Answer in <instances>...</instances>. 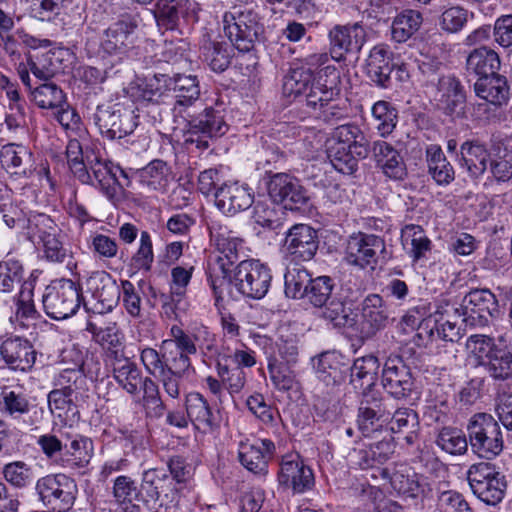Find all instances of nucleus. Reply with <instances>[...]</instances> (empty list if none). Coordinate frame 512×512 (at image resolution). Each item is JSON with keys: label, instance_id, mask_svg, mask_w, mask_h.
<instances>
[{"label": "nucleus", "instance_id": "nucleus-1", "mask_svg": "<svg viewBox=\"0 0 512 512\" xmlns=\"http://www.w3.org/2000/svg\"><path fill=\"white\" fill-rule=\"evenodd\" d=\"M335 144L329 149L333 167L342 174L351 175L358 168L357 158H366L370 151L368 140L359 126L344 124L335 128Z\"/></svg>", "mask_w": 512, "mask_h": 512}, {"label": "nucleus", "instance_id": "nucleus-2", "mask_svg": "<svg viewBox=\"0 0 512 512\" xmlns=\"http://www.w3.org/2000/svg\"><path fill=\"white\" fill-rule=\"evenodd\" d=\"M223 30L235 49L249 52L263 33L258 14L244 6H234L222 18Z\"/></svg>", "mask_w": 512, "mask_h": 512}, {"label": "nucleus", "instance_id": "nucleus-3", "mask_svg": "<svg viewBox=\"0 0 512 512\" xmlns=\"http://www.w3.org/2000/svg\"><path fill=\"white\" fill-rule=\"evenodd\" d=\"M467 432L471 450L479 457L491 460L503 451L502 430L491 414H474L469 419Z\"/></svg>", "mask_w": 512, "mask_h": 512}, {"label": "nucleus", "instance_id": "nucleus-4", "mask_svg": "<svg viewBox=\"0 0 512 512\" xmlns=\"http://www.w3.org/2000/svg\"><path fill=\"white\" fill-rule=\"evenodd\" d=\"M467 480L473 494L487 505L496 506L505 496L507 480L494 463L472 464L467 471Z\"/></svg>", "mask_w": 512, "mask_h": 512}, {"label": "nucleus", "instance_id": "nucleus-5", "mask_svg": "<svg viewBox=\"0 0 512 512\" xmlns=\"http://www.w3.org/2000/svg\"><path fill=\"white\" fill-rule=\"evenodd\" d=\"M38 500L57 512L69 511L75 503L78 488L76 481L64 473L48 474L35 485Z\"/></svg>", "mask_w": 512, "mask_h": 512}, {"label": "nucleus", "instance_id": "nucleus-6", "mask_svg": "<svg viewBox=\"0 0 512 512\" xmlns=\"http://www.w3.org/2000/svg\"><path fill=\"white\" fill-rule=\"evenodd\" d=\"M272 280L270 268L259 260H243L235 268L232 284L244 297L262 299L269 291Z\"/></svg>", "mask_w": 512, "mask_h": 512}, {"label": "nucleus", "instance_id": "nucleus-7", "mask_svg": "<svg viewBox=\"0 0 512 512\" xmlns=\"http://www.w3.org/2000/svg\"><path fill=\"white\" fill-rule=\"evenodd\" d=\"M361 394L357 425L362 435L369 437L388 424L394 406L389 398L382 396L380 391H366Z\"/></svg>", "mask_w": 512, "mask_h": 512}, {"label": "nucleus", "instance_id": "nucleus-8", "mask_svg": "<svg viewBox=\"0 0 512 512\" xmlns=\"http://www.w3.org/2000/svg\"><path fill=\"white\" fill-rule=\"evenodd\" d=\"M463 322L470 327H485L501 311L496 296L489 289H472L458 307Z\"/></svg>", "mask_w": 512, "mask_h": 512}, {"label": "nucleus", "instance_id": "nucleus-9", "mask_svg": "<svg viewBox=\"0 0 512 512\" xmlns=\"http://www.w3.org/2000/svg\"><path fill=\"white\" fill-rule=\"evenodd\" d=\"M42 302L50 318L67 319L74 315L80 306V288L70 279H61L46 288Z\"/></svg>", "mask_w": 512, "mask_h": 512}, {"label": "nucleus", "instance_id": "nucleus-10", "mask_svg": "<svg viewBox=\"0 0 512 512\" xmlns=\"http://www.w3.org/2000/svg\"><path fill=\"white\" fill-rule=\"evenodd\" d=\"M227 130L228 125L222 111L208 107L189 121L188 129L184 134V143L205 150L209 147L211 139L223 136Z\"/></svg>", "mask_w": 512, "mask_h": 512}, {"label": "nucleus", "instance_id": "nucleus-11", "mask_svg": "<svg viewBox=\"0 0 512 512\" xmlns=\"http://www.w3.org/2000/svg\"><path fill=\"white\" fill-rule=\"evenodd\" d=\"M122 287L106 272H95L86 280V291L91 300L84 302L87 311L104 314L112 311L121 297Z\"/></svg>", "mask_w": 512, "mask_h": 512}, {"label": "nucleus", "instance_id": "nucleus-12", "mask_svg": "<svg viewBox=\"0 0 512 512\" xmlns=\"http://www.w3.org/2000/svg\"><path fill=\"white\" fill-rule=\"evenodd\" d=\"M380 258H386V244L382 237L362 232L349 236L345 251L348 264L373 268Z\"/></svg>", "mask_w": 512, "mask_h": 512}, {"label": "nucleus", "instance_id": "nucleus-13", "mask_svg": "<svg viewBox=\"0 0 512 512\" xmlns=\"http://www.w3.org/2000/svg\"><path fill=\"white\" fill-rule=\"evenodd\" d=\"M141 361L150 375L157 372L185 373L191 367L190 357L177 350L172 342L163 340L160 351L147 347L141 351Z\"/></svg>", "mask_w": 512, "mask_h": 512}, {"label": "nucleus", "instance_id": "nucleus-14", "mask_svg": "<svg viewBox=\"0 0 512 512\" xmlns=\"http://www.w3.org/2000/svg\"><path fill=\"white\" fill-rule=\"evenodd\" d=\"M94 122L100 133L110 139H121L132 134L137 127V116L133 111L113 106H98L94 114Z\"/></svg>", "mask_w": 512, "mask_h": 512}, {"label": "nucleus", "instance_id": "nucleus-15", "mask_svg": "<svg viewBox=\"0 0 512 512\" xmlns=\"http://www.w3.org/2000/svg\"><path fill=\"white\" fill-rule=\"evenodd\" d=\"M30 228L38 243L42 244L45 258L50 262L63 263L71 252L62 241V234L56 223L46 214H38L30 220Z\"/></svg>", "mask_w": 512, "mask_h": 512}, {"label": "nucleus", "instance_id": "nucleus-16", "mask_svg": "<svg viewBox=\"0 0 512 512\" xmlns=\"http://www.w3.org/2000/svg\"><path fill=\"white\" fill-rule=\"evenodd\" d=\"M366 29L359 23L335 25L328 32L329 51L332 59L344 61L348 54L359 53L366 42Z\"/></svg>", "mask_w": 512, "mask_h": 512}, {"label": "nucleus", "instance_id": "nucleus-17", "mask_svg": "<svg viewBox=\"0 0 512 512\" xmlns=\"http://www.w3.org/2000/svg\"><path fill=\"white\" fill-rule=\"evenodd\" d=\"M319 247L317 231L307 224H295L285 234L284 251L291 262L310 261Z\"/></svg>", "mask_w": 512, "mask_h": 512}, {"label": "nucleus", "instance_id": "nucleus-18", "mask_svg": "<svg viewBox=\"0 0 512 512\" xmlns=\"http://www.w3.org/2000/svg\"><path fill=\"white\" fill-rule=\"evenodd\" d=\"M137 20L125 15L112 23L103 33L101 48L109 55H125L135 47Z\"/></svg>", "mask_w": 512, "mask_h": 512}, {"label": "nucleus", "instance_id": "nucleus-19", "mask_svg": "<svg viewBox=\"0 0 512 512\" xmlns=\"http://www.w3.org/2000/svg\"><path fill=\"white\" fill-rule=\"evenodd\" d=\"M270 198L275 203L284 204L291 210L300 209L309 200V196L300 181L287 173H275L267 183Z\"/></svg>", "mask_w": 512, "mask_h": 512}, {"label": "nucleus", "instance_id": "nucleus-20", "mask_svg": "<svg viewBox=\"0 0 512 512\" xmlns=\"http://www.w3.org/2000/svg\"><path fill=\"white\" fill-rule=\"evenodd\" d=\"M410 367L399 355H390L382 371L383 388L394 398L402 399L410 395L413 388Z\"/></svg>", "mask_w": 512, "mask_h": 512}, {"label": "nucleus", "instance_id": "nucleus-21", "mask_svg": "<svg viewBox=\"0 0 512 512\" xmlns=\"http://www.w3.org/2000/svg\"><path fill=\"white\" fill-rule=\"evenodd\" d=\"M85 158L92 179L88 184L97 186L109 200H114L123 187L118 174L127 178L126 173L119 166L101 161L93 152Z\"/></svg>", "mask_w": 512, "mask_h": 512}, {"label": "nucleus", "instance_id": "nucleus-22", "mask_svg": "<svg viewBox=\"0 0 512 512\" xmlns=\"http://www.w3.org/2000/svg\"><path fill=\"white\" fill-rule=\"evenodd\" d=\"M278 481L294 493H303L313 487L314 474L299 455H286L280 464Z\"/></svg>", "mask_w": 512, "mask_h": 512}, {"label": "nucleus", "instance_id": "nucleus-23", "mask_svg": "<svg viewBox=\"0 0 512 512\" xmlns=\"http://www.w3.org/2000/svg\"><path fill=\"white\" fill-rule=\"evenodd\" d=\"M339 73L334 66H326L318 72L317 80H313L304 101L313 112H317L329 101L336 100L340 90L337 87Z\"/></svg>", "mask_w": 512, "mask_h": 512}, {"label": "nucleus", "instance_id": "nucleus-24", "mask_svg": "<svg viewBox=\"0 0 512 512\" xmlns=\"http://www.w3.org/2000/svg\"><path fill=\"white\" fill-rule=\"evenodd\" d=\"M383 479L387 480L392 489L399 495L408 498L428 497L431 487L422 475H418L406 468L392 470L383 468L380 472Z\"/></svg>", "mask_w": 512, "mask_h": 512}, {"label": "nucleus", "instance_id": "nucleus-25", "mask_svg": "<svg viewBox=\"0 0 512 512\" xmlns=\"http://www.w3.org/2000/svg\"><path fill=\"white\" fill-rule=\"evenodd\" d=\"M214 197L216 207L228 215L244 211L254 202L251 188L239 182L222 183L215 191Z\"/></svg>", "mask_w": 512, "mask_h": 512}, {"label": "nucleus", "instance_id": "nucleus-26", "mask_svg": "<svg viewBox=\"0 0 512 512\" xmlns=\"http://www.w3.org/2000/svg\"><path fill=\"white\" fill-rule=\"evenodd\" d=\"M275 453V443L270 439H262L259 444L241 443L238 458L248 471L265 476L268 473V463Z\"/></svg>", "mask_w": 512, "mask_h": 512}, {"label": "nucleus", "instance_id": "nucleus-27", "mask_svg": "<svg viewBox=\"0 0 512 512\" xmlns=\"http://www.w3.org/2000/svg\"><path fill=\"white\" fill-rule=\"evenodd\" d=\"M187 416L194 427L202 433H213L220 426L218 413H214L208 401L198 392H191L185 398Z\"/></svg>", "mask_w": 512, "mask_h": 512}, {"label": "nucleus", "instance_id": "nucleus-28", "mask_svg": "<svg viewBox=\"0 0 512 512\" xmlns=\"http://www.w3.org/2000/svg\"><path fill=\"white\" fill-rule=\"evenodd\" d=\"M361 337L369 339L388 322V312L383 298L378 294H369L362 303Z\"/></svg>", "mask_w": 512, "mask_h": 512}, {"label": "nucleus", "instance_id": "nucleus-29", "mask_svg": "<svg viewBox=\"0 0 512 512\" xmlns=\"http://www.w3.org/2000/svg\"><path fill=\"white\" fill-rule=\"evenodd\" d=\"M394 69L391 54L385 45L374 46L365 61L364 72L376 86L387 88Z\"/></svg>", "mask_w": 512, "mask_h": 512}, {"label": "nucleus", "instance_id": "nucleus-30", "mask_svg": "<svg viewBox=\"0 0 512 512\" xmlns=\"http://www.w3.org/2000/svg\"><path fill=\"white\" fill-rule=\"evenodd\" d=\"M0 163L7 173L17 178H29L35 170L32 153L14 143L2 147Z\"/></svg>", "mask_w": 512, "mask_h": 512}, {"label": "nucleus", "instance_id": "nucleus-31", "mask_svg": "<svg viewBox=\"0 0 512 512\" xmlns=\"http://www.w3.org/2000/svg\"><path fill=\"white\" fill-rule=\"evenodd\" d=\"M4 361L14 370L30 369L36 359V353L28 340L16 337L6 339L0 347Z\"/></svg>", "mask_w": 512, "mask_h": 512}, {"label": "nucleus", "instance_id": "nucleus-32", "mask_svg": "<svg viewBox=\"0 0 512 512\" xmlns=\"http://www.w3.org/2000/svg\"><path fill=\"white\" fill-rule=\"evenodd\" d=\"M490 153L486 145L477 139L467 140L460 146V166L472 178H479L487 171Z\"/></svg>", "mask_w": 512, "mask_h": 512}, {"label": "nucleus", "instance_id": "nucleus-33", "mask_svg": "<svg viewBox=\"0 0 512 512\" xmlns=\"http://www.w3.org/2000/svg\"><path fill=\"white\" fill-rule=\"evenodd\" d=\"M234 49L231 42L204 37L200 46V58L212 71L221 73L230 66Z\"/></svg>", "mask_w": 512, "mask_h": 512}, {"label": "nucleus", "instance_id": "nucleus-34", "mask_svg": "<svg viewBox=\"0 0 512 512\" xmlns=\"http://www.w3.org/2000/svg\"><path fill=\"white\" fill-rule=\"evenodd\" d=\"M194 267L185 268L182 266L174 267L171 270V291L170 295H162V309L168 317H178L176 310L179 309V303L185 296L187 286L189 285Z\"/></svg>", "mask_w": 512, "mask_h": 512}, {"label": "nucleus", "instance_id": "nucleus-35", "mask_svg": "<svg viewBox=\"0 0 512 512\" xmlns=\"http://www.w3.org/2000/svg\"><path fill=\"white\" fill-rule=\"evenodd\" d=\"M373 158L383 173L391 179L401 180L406 168L399 152L385 141H375L371 148Z\"/></svg>", "mask_w": 512, "mask_h": 512}, {"label": "nucleus", "instance_id": "nucleus-36", "mask_svg": "<svg viewBox=\"0 0 512 512\" xmlns=\"http://www.w3.org/2000/svg\"><path fill=\"white\" fill-rule=\"evenodd\" d=\"M379 360L374 355L357 358L350 368V383L361 392L375 391Z\"/></svg>", "mask_w": 512, "mask_h": 512}, {"label": "nucleus", "instance_id": "nucleus-37", "mask_svg": "<svg viewBox=\"0 0 512 512\" xmlns=\"http://www.w3.org/2000/svg\"><path fill=\"white\" fill-rule=\"evenodd\" d=\"M248 410L258 421L268 429H271L274 436H280L282 418L279 410L271 402L267 401L264 395L254 393L246 400Z\"/></svg>", "mask_w": 512, "mask_h": 512}, {"label": "nucleus", "instance_id": "nucleus-38", "mask_svg": "<svg viewBox=\"0 0 512 512\" xmlns=\"http://www.w3.org/2000/svg\"><path fill=\"white\" fill-rule=\"evenodd\" d=\"M65 453L59 457V465L67 470L85 468L93 455V443L91 439L76 436L69 445H65Z\"/></svg>", "mask_w": 512, "mask_h": 512}, {"label": "nucleus", "instance_id": "nucleus-39", "mask_svg": "<svg viewBox=\"0 0 512 512\" xmlns=\"http://www.w3.org/2000/svg\"><path fill=\"white\" fill-rule=\"evenodd\" d=\"M474 91L478 97L495 106L506 104L509 98L507 79L498 73L478 78L474 84Z\"/></svg>", "mask_w": 512, "mask_h": 512}, {"label": "nucleus", "instance_id": "nucleus-40", "mask_svg": "<svg viewBox=\"0 0 512 512\" xmlns=\"http://www.w3.org/2000/svg\"><path fill=\"white\" fill-rule=\"evenodd\" d=\"M500 68L499 55L492 49L480 47L474 49L466 59V71L478 78L495 75Z\"/></svg>", "mask_w": 512, "mask_h": 512}, {"label": "nucleus", "instance_id": "nucleus-41", "mask_svg": "<svg viewBox=\"0 0 512 512\" xmlns=\"http://www.w3.org/2000/svg\"><path fill=\"white\" fill-rule=\"evenodd\" d=\"M113 377L117 384L129 394H137L145 381L137 364L129 358H115Z\"/></svg>", "mask_w": 512, "mask_h": 512}, {"label": "nucleus", "instance_id": "nucleus-42", "mask_svg": "<svg viewBox=\"0 0 512 512\" xmlns=\"http://www.w3.org/2000/svg\"><path fill=\"white\" fill-rule=\"evenodd\" d=\"M489 171L497 182L512 179V136H505L497 144V153L489 161Z\"/></svg>", "mask_w": 512, "mask_h": 512}, {"label": "nucleus", "instance_id": "nucleus-43", "mask_svg": "<svg viewBox=\"0 0 512 512\" xmlns=\"http://www.w3.org/2000/svg\"><path fill=\"white\" fill-rule=\"evenodd\" d=\"M168 83L170 91L175 94V109L192 105L200 96L199 81L196 76L177 74L171 77Z\"/></svg>", "mask_w": 512, "mask_h": 512}, {"label": "nucleus", "instance_id": "nucleus-44", "mask_svg": "<svg viewBox=\"0 0 512 512\" xmlns=\"http://www.w3.org/2000/svg\"><path fill=\"white\" fill-rule=\"evenodd\" d=\"M453 315L461 316L458 307L447 302L438 304L434 312L437 336L444 341L454 342L460 338V329L451 320Z\"/></svg>", "mask_w": 512, "mask_h": 512}, {"label": "nucleus", "instance_id": "nucleus-45", "mask_svg": "<svg viewBox=\"0 0 512 512\" xmlns=\"http://www.w3.org/2000/svg\"><path fill=\"white\" fill-rule=\"evenodd\" d=\"M322 316L335 327H352L356 323V314L352 304L341 297L333 296L324 304Z\"/></svg>", "mask_w": 512, "mask_h": 512}, {"label": "nucleus", "instance_id": "nucleus-46", "mask_svg": "<svg viewBox=\"0 0 512 512\" xmlns=\"http://www.w3.org/2000/svg\"><path fill=\"white\" fill-rule=\"evenodd\" d=\"M113 493L116 500L122 505L124 512H139V504L142 503L143 496L131 478L117 477Z\"/></svg>", "mask_w": 512, "mask_h": 512}, {"label": "nucleus", "instance_id": "nucleus-47", "mask_svg": "<svg viewBox=\"0 0 512 512\" xmlns=\"http://www.w3.org/2000/svg\"><path fill=\"white\" fill-rule=\"evenodd\" d=\"M31 101L41 109H58L66 103L63 90L53 82L37 85L30 94Z\"/></svg>", "mask_w": 512, "mask_h": 512}, {"label": "nucleus", "instance_id": "nucleus-48", "mask_svg": "<svg viewBox=\"0 0 512 512\" xmlns=\"http://www.w3.org/2000/svg\"><path fill=\"white\" fill-rule=\"evenodd\" d=\"M31 403L21 389L4 387L1 391L0 411L13 419H19L30 412Z\"/></svg>", "mask_w": 512, "mask_h": 512}, {"label": "nucleus", "instance_id": "nucleus-49", "mask_svg": "<svg viewBox=\"0 0 512 512\" xmlns=\"http://www.w3.org/2000/svg\"><path fill=\"white\" fill-rule=\"evenodd\" d=\"M317 378L326 386H337L344 381L343 365L336 353H323L315 366Z\"/></svg>", "mask_w": 512, "mask_h": 512}, {"label": "nucleus", "instance_id": "nucleus-50", "mask_svg": "<svg viewBox=\"0 0 512 512\" xmlns=\"http://www.w3.org/2000/svg\"><path fill=\"white\" fill-rule=\"evenodd\" d=\"M169 477L163 469L151 468L142 473L140 486L142 503H155L159 493L164 492L168 486Z\"/></svg>", "mask_w": 512, "mask_h": 512}, {"label": "nucleus", "instance_id": "nucleus-51", "mask_svg": "<svg viewBox=\"0 0 512 512\" xmlns=\"http://www.w3.org/2000/svg\"><path fill=\"white\" fill-rule=\"evenodd\" d=\"M423 18L419 11L407 9L398 14L391 26L392 38L402 43L408 40L422 24Z\"/></svg>", "mask_w": 512, "mask_h": 512}, {"label": "nucleus", "instance_id": "nucleus-52", "mask_svg": "<svg viewBox=\"0 0 512 512\" xmlns=\"http://www.w3.org/2000/svg\"><path fill=\"white\" fill-rule=\"evenodd\" d=\"M489 376L496 381L512 378V351L506 347L494 349V354L486 362H480Z\"/></svg>", "mask_w": 512, "mask_h": 512}, {"label": "nucleus", "instance_id": "nucleus-53", "mask_svg": "<svg viewBox=\"0 0 512 512\" xmlns=\"http://www.w3.org/2000/svg\"><path fill=\"white\" fill-rule=\"evenodd\" d=\"M312 278L308 270L294 263L284 275L285 294L291 298H304Z\"/></svg>", "mask_w": 512, "mask_h": 512}, {"label": "nucleus", "instance_id": "nucleus-54", "mask_svg": "<svg viewBox=\"0 0 512 512\" xmlns=\"http://www.w3.org/2000/svg\"><path fill=\"white\" fill-rule=\"evenodd\" d=\"M395 443L391 437L371 443L367 449L359 451V465L363 469L372 467L375 463L382 464L390 459L395 452Z\"/></svg>", "mask_w": 512, "mask_h": 512}, {"label": "nucleus", "instance_id": "nucleus-55", "mask_svg": "<svg viewBox=\"0 0 512 512\" xmlns=\"http://www.w3.org/2000/svg\"><path fill=\"white\" fill-rule=\"evenodd\" d=\"M439 100L445 109L453 112L455 108L464 103L465 93L460 81L454 75L442 76L438 81Z\"/></svg>", "mask_w": 512, "mask_h": 512}, {"label": "nucleus", "instance_id": "nucleus-56", "mask_svg": "<svg viewBox=\"0 0 512 512\" xmlns=\"http://www.w3.org/2000/svg\"><path fill=\"white\" fill-rule=\"evenodd\" d=\"M169 168L162 160H153L140 172V181L151 190L161 191L168 185Z\"/></svg>", "mask_w": 512, "mask_h": 512}, {"label": "nucleus", "instance_id": "nucleus-57", "mask_svg": "<svg viewBox=\"0 0 512 512\" xmlns=\"http://www.w3.org/2000/svg\"><path fill=\"white\" fill-rule=\"evenodd\" d=\"M313 80L310 70L303 67L293 69L284 78L283 92L287 96L305 97Z\"/></svg>", "mask_w": 512, "mask_h": 512}, {"label": "nucleus", "instance_id": "nucleus-58", "mask_svg": "<svg viewBox=\"0 0 512 512\" xmlns=\"http://www.w3.org/2000/svg\"><path fill=\"white\" fill-rule=\"evenodd\" d=\"M86 331L91 333L93 339L104 348L115 349V353L121 346V334L115 322H110L102 327L90 320L87 322Z\"/></svg>", "mask_w": 512, "mask_h": 512}, {"label": "nucleus", "instance_id": "nucleus-59", "mask_svg": "<svg viewBox=\"0 0 512 512\" xmlns=\"http://www.w3.org/2000/svg\"><path fill=\"white\" fill-rule=\"evenodd\" d=\"M142 405L146 415L154 418H160L164 415L166 407L161 399L159 387L150 377H145L143 385Z\"/></svg>", "mask_w": 512, "mask_h": 512}, {"label": "nucleus", "instance_id": "nucleus-60", "mask_svg": "<svg viewBox=\"0 0 512 512\" xmlns=\"http://www.w3.org/2000/svg\"><path fill=\"white\" fill-rule=\"evenodd\" d=\"M66 156L69 167L72 173L82 183H89L92 181L91 175L87 168V160L84 161V153L81 143L77 139L69 140L66 147Z\"/></svg>", "mask_w": 512, "mask_h": 512}, {"label": "nucleus", "instance_id": "nucleus-61", "mask_svg": "<svg viewBox=\"0 0 512 512\" xmlns=\"http://www.w3.org/2000/svg\"><path fill=\"white\" fill-rule=\"evenodd\" d=\"M436 444L443 451L452 455L464 454L468 448L467 438L462 431L447 427L438 433Z\"/></svg>", "mask_w": 512, "mask_h": 512}, {"label": "nucleus", "instance_id": "nucleus-62", "mask_svg": "<svg viewBox=\"0 0 512 512\" xmlns=\"http://www.w3.org/2000/svg\"><path fill=\"white\" fill-rule=\"evenodd\" d=\"M334 282L329 276L312 279L304 297L315 307H323L332 296Z\"/></svg>", "mask_w": 512, "mask_h": 512}, {"label": "nucleus", "instance_id": "nucleus-63", "mask_svg": "<svg viewBox=\"0 0 512 512\" xmlns=\"http://www.w3.org/2000/svg\"><path fill=\"white\" fill-rule=\"evenodd\" d=\"M218 377L231 396L240 393L246 384V373L239 367L230 369L219 360L216 365Z\"/></svg>", "mask_w": 512, "mask_h": 512}, {"label": "nucleus", "instance_id": "nucleus-64", "mask_svg": "<svg viewBox=\"0 0 512 512\" xmlns=\"http://www.w3.org/2000/svg\"><path fill=\"white\" fill-rule=\"evenodd\" d=\"M4 479L16 488H24L32 481L31 467L23 461H14L4 465Z\"/></svg>", "mask_w": 512, "mask_h": 512}]
</instances>
